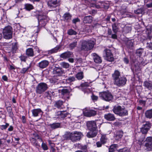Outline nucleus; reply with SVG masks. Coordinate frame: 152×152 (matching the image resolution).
<instances>
[{
  "mask_svg": "<svg viewBox=\"0 0 152 152\" xmlns=\"http://www.w3.org/2000/svg\"><path fill=\"white\" fill-rule=\"evenodd\" d=\"M95 43L96 41L94 39L83 40L81 42V50L85 51L91 50L93 48Z\"/></svg>",
  "mask_w": 152,
  "mask_h": 152,
  "instance_id": "nucleus-1",
  "label": "nucleus"
},
{
  "mask_svg": "<svg viewBox=\"0 0 152 152\" xmlns=\"http://www.w3.org/2000/svg\"><path fill=\"white\" fill-rule=\"evenodd\" d=\"M68 135L69 139L73 142L79 140L83 136L82 133L77 131L69 133Z\"/></svg>",
  "mask_w": 152,
  "mask_h": 152,
  "instance_id": "nucleus-2",
  "label": "nucleus"
},
{
  "mask_svg": "<svg viewBox=\"0 0 152 152\" xmlns=\"http://www.w3.org/2000/svg\"><path fill=\"white\" fill-rule=\"evenodd\" d=\"M2 33L5 39H11L12 37V28L10 26H5L3 29Z\"/></svg>",
  "mask_w": 152,
  "mask_h": 152,
  "instance_id": "nucleus-3",
  "label": "nucleus"
},
{
  "mask_svg": "<svg viewBox=\"0 0 152 152\" xmlns=\"http://www.w3.org/2000/svg\"><path fill=\"white\" fill-rule=\"evenodd\" d=\"M48 88V86L46 83L42 82L39 83L36 87V93L38 94H42L46 91Z\"/></svg>",
  "mask_w": 152,
  "mask_h": 152,
  "instance_id": "nucleus-4",
  "label": "nucleus"
},
{
  "mask_svg": "<svg viewBox=\"0 0 152 152\" xmlns=\"http://www.w3.org/2000/svg\"><path fill=\"white\" fill-rule=\"evenodd\" d=\"M100 97L103 99L107 101H110L113 99V96L111 94L108 92H104L100 93Z\"/></svg>",
  "mask_w": 152,
  "mask_h": 152,
  "instance_id": "nucleus-5",
  "label": "nucleus"
},
{
  "mask_svg": "<svg viewBox=\"0 0 152 152\" xmlns=\"http://www.w3.org/2000/svg\"><path fill=\"white\" fill-rule=\"evenodd\" d=\"M103 53L104 55L105 56V58L107 61H114V58L110 50L105 49L104 50Z\"/></svg>",
  "mask_w": 152,
  "mask_h": 152,
  "instance_id": "nucleus-6",
  "label": "nucleus"
},
{
  "mask_svg": "<svg viewBox=\"0 0 152 152\" xmlns=\"http://www.w3.org/2000/svg\"><path fill=\"white\" fill-rule=\"evenodd\" d=\"M126 81L127 80L126 77H120L114 81V84L119 87L123 86L126 84Z\"/></svg>",
  "mask_w": 152,
  "mask_h": 152,
  "instance_id": "nucleus-7",
  "label": "nucleus"
},
{
  "mask_svg": "<svg viewBox=\"0 0 152 152\" xmlns=\"http://www.w3.org/2000/svg\"><path fill=\"white\" fill-rule=\"evenodd\" d=\"M39 23L44 26L49 20V18L46 15H39L38 17Z\"/></svg>",
  "mask_w": 152,
  "mask_h": 152,
  "instance_id": "nucleus-8",
  "label": "nucleus"
},
{
  "mask_svg": "<svg viewBox=\"0 0 152 152\" xmlns=\"http://www.w3.org/2000/svg\"><path fill=\"white\" fill-rule=\"evenodd\" d=\"M61 0H50L48 3V6L51 9L55 8L59 5Z\"/></svg>",
  "mask_w": 152,
  "mask_h": 152,
  "instance_id": "nucleus-9",
  "label": "nucleus"
},
{
  "mask_svg": "<svg viewBox=\"0 0 152 152\" xmlns=\"http://www.w3.org/2000/svg\"><path fill=\"white\" fill-rule=\"evenodd\" d=\"M53 69V74L58 75H61L64 73V71L60 67L55 65Z\"/></svg>",
  "mask_w": 152,
  "mask_h": 152,
  "instance_id": "nucleus-10",
  "label": "nucleus"
},
{
  "mask_svg": "<svg viewBox=\"0 0 152 152\" xmlns=\"http://www.w3.org/2000/svg\"><path fill=\"white\" fill-rule=\"evenodd\" d=\"M86 126L89 130H97L96 124L95 121H87L86 123Z\"/></svg>",
  "mask_w": 152,
  "mask_h": 152,
  "instance_id": "nucleus-11",
  "label": "nucleus"
},
{
  "mask_svg": "<svg viewBox=\"0 0 152 152\" xmlns=\"http://www.w3.org/2000/svg\"><path fill=\"white\" fill-rule=\"evenodd\" d=\"M49 62L47 60H43L39 62L38 66L41 69H43L46 68L48 65Z\"/></svg>",
  "mask_w": 152,
  "mask_h": 152,
  "instance_id": "nucleus-12",
  "label": "nucleus"
},
{
  "mask_svg": "<svg viewBox=\"0 0 152 152\" xmlns=\"http://www.w3.org/2000/svg\"><path fill=\"white\" fill-rule=\"evenodd\" d=\"M90 131L88 132L86 134V136L88 138H92L96 136L98 131L97 130H89Z\"/></svg>",
  "mask_w": 152,
  "mask_h": 152,
  "instance_id": "nucleus-13",
  "label": "nucleus"
},
{
  "mask_svg": "<svg viewBox=\"0 0 152 152\" xmlns=\"http://www.w3.org/2000/svg\"><path fill=\"white\" fill-rule=\"evenodd\" d=\"M112 27L114 34L112 35L111 37L113 39H117L116 33L118 31V28L116 25V24L114 23L113 24Z\"/></svg>",
  "mask_w": 152,
  "mask_h": 152,
  "instance_id": "nucleus-14",
  "label": "nucleus"
},
{
  "mask_svg": "<svg viewBox=\"0 0 152 152\" xmlns=\"http://www.w3.org/2000/svg\"><path fill=\"white\" fill-rule=\"evenodd\" d=\"M60 56L61 58L66 59L72 58L73 56L72 52L68 51L61 54Z\"/></svg>",
  "mask_w": 152,
  "mask_h": 152,
  "instance_id": "nucleus-15",
  "label": "nucleus"
},
{
  "mask_svg": "<svg viewBox=\"0 0 152 152\" xmlns=\"http://www.w3.org/2000/svg\"><path fill=\"white\" fill-rule=\"evenodd\" d=\"M104 118L108 121H114L115 119L114 115L111 113H108L104 115Z\"/></svg>",
  "mask_w": 152,
  "mask_h": 152,
  "instance_id": "nucleus-16",
  "label": "nucleus"
},
{
  "mask_svg": "<svg viewBox=\"0 0 152 152\" xmlns=\"http://www.w3.org/2000/svg\"><path fill=\"white\" fill-rule=\"evenodd\" d=\"M92 55L93 56V59L95 62L97 63H100L102 62V60L100 57L95 53L92 54Z\"/></svg>",
  "mask_w": 152,
  "mask_h": 152,
  "instance_id": "nucleus-17",
  "label": "nucleus"
},
{
  "mask_svg": "<svg viewBox=\"0 0 152 152\" xmlns=\"http://www.w3.org/2000/svg\"><path fill=\"white\" fill-rule=\"evenodd\" d=\"M32 115L34 117H37L39 114L42 113V110L40 109H36L33 110L31 111Z\"/></svg>",
  "mask_w": 152,
  "mask_h": 152,
  "instance_id": "nucleus-18",
  "label": "nucleus"
},
{
  "mask_svg": "<svg viewBox=\"0 0 152 152\" xmlns=\"http://www.w3.org/2000/svg\"><path fill=\"white\" fill-rule=\"evenodd\" d=\"M58 113V115H59V117L62 118H64L69 115V113L64 111H59Z\"/></svg>",
  "mask_w": 152,
  "mask_h": 152,
  "instance_id": "nucleus-19",
  "label": "nucleus"
},
{
  "mask_svg": "<svg viewBox=\"0 0 152 152\" xmlns=\"http://www.w3.org/2000/svg\"><path fill=\"white\" fill-rule=\"evenodd\" d=\"M63 17L64 21L68 22L71 20V15L69 13H66L64 15Z\"/></svg>",
  "mask_w": 152,
  "mask_h": 152,
  "instance_id": "nucleus-20",
  "label": "nucleus"
},
{
  "mask_svg": "<svg viewBox=\"0 0 152 152\" xmlns=\"http://www.w3.org/2000/svg\"><path fill=\"white\" fill-rule=\"evenodd\" d=\"M26 54L29 57H33L34 56V53L32 48H28L26 50Z\"/></svg>",
  "mask_w": 152,
  "mask_h": 152,
  "instance_id": "nucleus-21",
  "label": "nucleus"
},
{
  "mask_svg": "<svg viewBox=\"0 0 152 152\" xmlns=\"http://www.w3.org/2000/svg\"><path fill=\"white\" fill-rule=\"evenodd\" d=\"M120 72L117 70H115L114 73L112 75V77L114 81L120 77Z\"/></svg>",
  "mask_w": 152,
  "mask_h": 152,
  "instance_id": "nucleus-22",
  "label": "nucleus"
},
{
  "mask_svg": "<svg viewBox=\"0 0 152 152\" xmlns=\"http://www.w3.org/2000/svg\"><path fill=\"white\" fill-rule=\"evenodd\" d=\"M92 17L91 16H88L85 17L83 20V22L85 23H91L92 20Z\"/></svg>",
  "mask_w": 152,
  "mask_h": 152,
  "instance_id": "nucleus-23",
  "label": "nucleus"
},
{
  "mask_svg": "<svg viewBox=\"0 0 152 152\" xmlns=\"http://www.w3.org/2000/svg\"><path fill=\"white\" fill-rule=\"evenodd\" d=\"M72 91V89L69 88H65L61 90V94L63 95H66L69 94Z\"/></svg>",
  "mask_w": 152,
  "mask_h": 152,
  "instance_id": "nucleus-24",
  "label": "nucleus"
},
{
  "mask_svg": "<svg viewBox=\"0 0 152 152\" xmlns=\"http://www.w3.org/2000/svg\"><path fill=\"white\" fill-rule=\"evenodd\" d=\"M63 102L61 100H58L55 102L54 106L58 108H63Z\"/></svg>",
  "mask_w": 152,
  "mask_h": 152,
  "instance_id": "nucleus-25",
  "label": "nucleus"
},
{
  "mask_svg": "<svg viewBox=\"0 0 152 152\" xmlns=\"http://www.w3.org/2000/svg\"><path fill=\"white\" fill-rule=\"evenodd\" d=\"M128 115V111L126 109L122 107L118 115L120 116H125Z\"/></svg>",
  "mask_w": 152,
  "mask_h": 152,
  "instance_id": "nucleus-26",
  "label": "nucleus"
},
{
  "mask_svg": "<svg viewBox=\"0 0 152 152\" xmlns=\"http://www.w3.org/2000/svg\"><path fill=\"white\" fill-rule=\"evenodd\" d=\"M122 107L120 106H115L113 109V112L115 114L118 115Z\"/></svg>",
  "mask_w": 152,
  "mask_h": 152,
  "instance_id": "nucleus-27",
  "label": "nucleus"
},
{
  "mask_svg": "<svg viewBox=\"0 0 152 152\" xmlns=\"http://www.w3.org/2000/svg\"><path fill=\"white\" fill-rule=\"evenodd\" d=\"M86 115L88 117H91L95 115L96 114V111L93 110H90L87 111L86 113Z\"/></svg>",
  "mask_w": 152,
  "mask_h": 152,
  "instance_id": "nucleus-28",
  "label": "nucleus"
},
{
  "mask_svg": "<svg viewBox=\"0 0 152 152\" xmlns=\"http://www.w3.org/2000/svg\"><path fill=\"white\" fill-rule=\"evenodd\" d=\"M144 148L147 151H152V144L145 142Z\"/></svg>",
  "mask_w": 152,
  "mask_h": 152,
  "instance_id": "nucleus-29",
  "label": "nucleus"
},
{
  "mask_svg": "<svg viewBox=\"0 0 152 152\" xmlns=\"http://www.w3.org/2000/svg\"><path fill=\"white\" fill-rule=\"evenodd\" d=\"M145 117L148 118H152V109L147 110L145 113Z\"/></svg>",
  "mask_w": 152,
  "mask_h": 152,
  "instance_id": "nucleus-30",
  "label": "nucleus"
},
{
  "mask_svg": "<svg viewBox=\"0 0 152 152\" xmlns=\"http://www.w3.org/2000/svg\"><path fill=\"white\" fill-rule=\"evenodd\" d=\"M132 28L131 26H125L123 28V31L124 33L126 34L130 32Z\"/></svg>",
  "mask_w": 152,
  "mask_h": 152,
  "instance_id": "nucleus-31",
  "label": "nucleus"
},
{
  "mask_svg": "<svg viewBox=\"0 0 152 152\" xmlns=\"http://www.w3.org/2000/svg\"><path fill=\"white\" fill-rule=\"evenodd\" d=\"M123 134V132L122 131L117 132L115 136V139L117 140L120 139L122 137Z\"/></svg>",
  "mask_w": 152,
  "mask_h": 152,
  "instance_id": "nucleus-32",
  "label": "nucleus"
},
{
  "mask_svg": "<svg viewBox=\"0 0 152 152\" xmlns=\"http://www.w3.org/2000/svg\"><path fill=\"white\" fill-rule=\"evenodd\" d=\"M145 136L143 135H141L140 137V138L138 140L137 143L139 145H141L143 144V143L145 142Z\"/></svg>",
  "mask_w": 152,
  "mask_h": 152,
  "instance_id": "nucleus-33",
  "label": "nucleus"
},
{
  "mask_svg": "<svg viewBox=\"0 0 152 152\" xmlns=\"http://www.w3.org/2000/svg\"><path fill=\"white\" fill-rule=\"evenodd\" d=\"M50 127L53 129H55L60 127V124L59 123H54L50 124Z\"/></svg>",
  "mask_w": 152,
  "mask_h": 152,
  "instance_id": "nucleus-34",
  "label": "nucleus"
},
{
  "mask_svg": "<svg viewBox=\"0 0 152 152\" xmlns=\"http://www.w3.org/2000/svg\"><path fill=\"white\" fill-rule=\"evenodd\" d=\"M107 138L105 135L102 134L100 138V141L102 144L105 143L107 141Z\"/></svg>",
  "mask_w": 152,
  "mask_h": 152,
  "instance_id": "nucleus-35",
  "label": "nucleus"
},
{
  "mask_svg": "<svg viewBox=\"0 0 152 152\" xmlns=\"http://www.w3.org/2000/svg\"><path fill=\"white\" fill-rule=\"evenodd\" d=\"M100 3L101 4V5H96V7L97 8H104L105 9H108L109 8V7L107 5H105V3L103 2L101 3L100 2Z\"/></svg>",
  "mask_w": 152,
  "mask_h": 152,
  "instance_id": "nucleus-36",
  "label": "nucleus"
},
{
  "mask_svg": "<svg viewBox=\"0 0 152 152\" xmlns=\"http://www.w3.org/2000/svg\"><path fill=\"white\" fill-rule=\"evenodd\" d=\"M83 77V72H78L76 75V77L78 80L82 79Z\"/></svg>",
  "mask_w": 152,
  "mask_h": 152,
  "instance_id": "nucleus-37",
  "label": "nucleus"
},
{
  "mask_svg": "<svg viewBox=\"0 0 152 152\" xmlns=\"http://www.w3.org/2000/svg\"><path fill=\"white\" fill-rule=\"evenodd\" d=\"M30 140L33 145L36 146H40L39 144L37 143V140L34 137H31Z\"/></svg>",
  "mask_w": 152,
  "mask_h": 152,
  "instance_id": "nucleus-38",
  "label": "nucleus"
},
{
  "mask_svg": "<svg viewBox=\"0 0 152 152\" xmlns=\"http://www.w3.org/2000/svg\"><path fill=\"white\" fill-rule=\"evenodd\" d=\"M144 86L145 87L149 90H150L152 88V84L151 83L148 82H145L144 83Z\"/></svg>",
  "mask_w": 152,
  "mask_h": 152,
  "instance_id": "nucleus-39",
  "label": "nucleus"
},
{
  "mask_svg": "<svg viewBox=\"0 0 152 152\" xmlns=\"http://www.w3.org/2000/svg\"><path fill=\"white\" fill-rule=\"evenodd\" d=\"M77 45V41H75L70 43L69 45V48L70 49H72L76 47Z\"/></svg>",
  "mask_w": 152,
  "mask_h": 152,
  "instance_id": "nucleus-40",
  "label": "nucleus"
},
{
  "mask_svg": "<svg viewBox=\"0 0 152 152\" xmlns=\"http://www.w3.org/2000/svg\"><path fill=\"white\" fill-rule=\"evenodd\" d=\"M117 145L116 144H113L111 145L109 148V152H113L116 149Z\"/></svg>",
  "mask_w": 152,
  "mask_h": 152,
  "instance_id": "nucleus-41",
  "label": "nucleus"
},
{
  "mask_svg": "<svg viewBox=\"0 0 152 152\" xmlns=\"http://www.w3.org/2000/svg\"><path fill=\"white\" fill-rule=\"evenodd\" d=\"M60 65L62 67L65 69L69 68L70 66L69 63L64 62L61 63Z\"/></svg>",
  "mask_w": 152,
  "mask_h": 152,
  "instance_id": "nucleus-42",
  "label": "nucleus"
},
{
  "mask_svg": "<svg viewBox=\"0 0 152 152\" xmlns=\"http://www.w3.org/2000/svg\"><path fill=\"white\" fill-rule=\"evenodd\" d=\"M142 126L149 130L151 127V125L149 122H146Z\"/></svg>",
  "mask_w": 152,
  "mask_h": 152,
  "instance_id": "nucleus-43",
  "label": "nucleus"
},
{
  "mask_svg": "<svg viewBox=\"0 0 152 152\" xmlns=\"http://www.w3.org/2000/svg\"><path fill=\"white\" fill-rule=\"evenodd\" d=\"M67 34L69 35H76L77 33L72 29H70L68 31Z\"/></svg>",
  "mask_w": 152,
  "mask_h": 152,
  "instance_id": "nucleus-44",
  "label": "nucleus"
},
{
  "mask_svg": "<svg viewBox=\"0 0 152 152\" xmlns=\"http://www.w3.org/2000/svg\"><path fill=\"white\" fill-rule=\"evenodd\" d=\"M60 48V47L59 46H57V47L50 50L49 51V52L50 53H56L58 51Z\"/></svg>",
  "mask_w": 152,
  "mask_h": 152,
  "instance_id": "nucleus-45",
  "label": "nucleus"
},
{
  "mask_svg": "<svg viewBox=\"0 0 152 152\" xmlns=\"http://www.w3.org/2000/svg\"><path fill=\"white\" fill-rule=\"evenodd\" d=\"M25 8L26 10L29 11L33 8V5L31 4H27L25 5Z\"/></svg>",
  "mask_w": 152,
  "mask_h": 152,
  "instance_id": "nucleus-46",
  "label": "nucleus"
},
{
  "mask_svg": "<svg viewBox=\"0 0 152 152\" xmlns=\"http://www.w3.org/2000/svg\"><path fill=\"white\" fill-rule=\"evenodd\" d=\"M145 142L152 144V137H147L145 140Z\"/></svg>",
  "mask_w": 152,
  "mask_h": 152,
  "instance_id": "nucleus-47",
  "label": "nucleus"
},
{
  "mask_svg": "<svg viewBox=\"0 0 152 152\" xmlns=\"http://www.w3.org/2000/svg\"><path fill=\"white\" fill-rule=\"evenodd\" d=\"M143 52V49L142 48H140L137 50L136 53L138 56H140L142 55Z\"/></svg>",
  "mask_w": 152,
  "mask_h": 152,
  "instance_id": "nucleus-48",
  "label": "nucleus"
},
{
  "mask_svg": "<svg viewBox=\"0 0 152 152\" xmlns=\"http://www.w3.org/2000/svg\"><path fill=\"white\" fill-rule=\"evenodd\" d=\"M75 79L74 77H70L66 79V80L70 83L72 82L75 80Z\"/></svg>",
  "mask_w": 152,
  "mask_h": 152,
  "instance_id": "nucleus-49",
  "label": "nucleus"
},
{
  "mask_svg": "<svg viewBox=\"0 0 152 152\" xmlns=\"http://www.w3.org/2000/svg\"><path fill=\"white\" fill-rule=\"evenodd\" d=\"M141 132L143 134H146L148 131V130L146 129L145 128L142 127L141 128Z\"/></svg>",
  "mask_w": 152,
  "mask_h": 152,
  "instance_id": "nucleus-50",
  "label": "nucleus"
},
{
  "mask_svg": "<svg viewBox=\"0 0 152 152\" xmlns=\"http://www.w3.org/2000/svg\"><path fill=\"white\" fill-rule=\"evenodd\" d=\"M29 69V67H28L23 68L21 69L20 73L22 74H24L28 71Z\"/></svg>",
  "mask_w": 152,
  "mask_h": 152,
  "instance_id": "nucleus-51",
  "label": "nucleus"
},
{
  "mask_svg": "<svg viewBox=\"0 0 152 152\" xmlns=\"http://www.w3.org/2000/svg\"><path fill=\"white\" fill-rule=\"evenodd\" d=\"M41 146L43 149L44 151L47 150L48 149L46 144L45 143H44L43 142H42Z\"/></svg>",
  "mask_w": 152,
  "mask_h": 152,
  "instance_id": "nucleus-52",
  "label": "nucleus"
},
{
  "mask_svg": "<svg viewBox=\"0 0 152 152\" xmlns=\"http://www.w3.org/2000/svg\"><path fill=\"white\" fill-rule=\"evenodd\" d=\"M89 86V83L87 82H85L84 83H82L81 84V87H82L83 88H85L86 87Z\"/></svg>",
  "mask_w": 152,
  "mask_h": 152,
  "instance_id": "nucleus-53",
  "label": "nucleus"
},
{
  "mask_svg": "<svg viewBox=\"0 0 152 152\" xmlns=\"http://www.w3.org/2000/svg\"><path fill=\"white\" fill-rule=\"evenodd\" d=\"M19 58L21 61L25 62L26 61L27 57L25 56L21 55L19 57Z\"/></svg>",
  "mask_w": 152,
  "mask_h": 152,
  "instance_id": "nucleus-54",
  "label": "nucleus"
},
{
  "mask_svg": "<svg viewBox=\"0 0 152 152\" xmlns=\"http://www.w3.org/2000/svg\"><path fill=\"white\" fill-rule=\"evenodd\" d=\"M9 126V124L7 123H6L5 125H2L0 126V128L2 129H5L7 127Z\"/></svg>",
  "mask_w": 152,
  "mask_h": 152,
  "instance_id": "nucleus-55",
  "label": "nucleus"
},
{
  "mask_svg": "<svg viewBox=\"0 0 152 152\" xmlns=\"http://www.w3.org/2000/svg\"><path fill=\"white\" fill-rule=\"evenodd\" d=\"M31 135L32 136L31 137H34V138H37L39 136V135L35 132H34L33 133H31Z\"/></svg>",
  "mask_w": 152,
  "mask_h": 152,
  "instance_id": "nucleus-56",
  "label": "nucleus"
},
{
  "mask_svg": "<svg viewBox=\"0 0 152 152\" xmlns=\"http://www.w3.org/2000/svg\"><path fill=\"white\" fill-rule=\"evenodd\" d=\"M118 152H130L129 150L127 148L121 149L118 151Z\"/></svg>",
  "mask_w": 152,
  "mask_h": 152,
  "instance_id": "nucleus-57",
  "label": "nucleus"
},
{
  "mask_svg": "<svg viewBox=\"0 0 152 152\" xmlns=\"http://www.w3.org/2000/svg\"><path fill=\"white\" fill-rule=\"evenodd\" d=\"M142 12V9H139L134 11L135 13L138 15L141 14Z\"/></svg>",
  "mask_w": 152,
  "mask_h": 152,
  "instance_id": "nucleus-58",
  "label": "nucleus"
},
{
  "mask_svg": "<svg viewBox=\"0 0 152 152\" xmlns=\"http://www.w3.org/2000/svg\"><path fill=\"white\" fill-rule=\"evenodd\" d=\"M146 47L149 49L152 50V43L151 42H147Z\"/></svg>",
  "mask_w": 152,
  "mask_h": 152,
  "instance_id": "nucleus-59",
  "label": "nucleus"
},
{
  "mask_svg": "<svg viewBox=\"0 0 152 152\" xmlns=\"http://www.w3.org/2000/svg\"><path fill=\"white\" fill-rule=\"evenodd\" d=\"M81 149L84 152H86L87 151V146L86 145H82Z\"/></svg>",
  "mask_w": 152,
  "mask_h": 152,
  "instance_id": "nucleus-60",
  "label": "nucleus"
},
{
  "mask_svg": "<svg viewBox=\"0 0 152 152\" xmlns=\"http://www.w3.org/2000/svg\"><path fill=\"white\" fill-rule=\"evenodd\" d=\"M82 145L80 143H76L75 144V148L77 149H81Z\"/></svg>",
  "mask_w": 152,
  "mask_h": 152,
  "instance_id": "nucleus-61",
  "label": "nucleus"
},
{
  "mask_svg": "<svg viewBox=\"0 0 152 152\" xmlns=\"http://www.w3.org/2000/svg\"><path fill=\"white\" fill-rule=\"evenodd\" d=\"M127 44L129 48L132 47L133 46V43L130 40L127 42Z\"/></svg>",
  "mask_w": 152,
  "mask_h": 152,
  "instance_id": "nucleus-62",
  "label": "nucleus"
},
{
  "mask_svg": "<svg viewBox=\"0 0 152 152\" xmlns=\"http://www.w3.org/2000/svg\"><path fill=\"white\" fill-rule=\"evenodd\" d=\"M80 21V19L78 18L74 19L72 20L73 23L74 24H75L77 22H79Z\"/></svg>",
  "mask_w": 152,
  "mask_h": 152,
  "instance_id": "nucleus-63",
  "label": "nucleus"
},
{
  "mask_svg": "<svg viewBox=\"0 0 152 152\" xmlns=\"http://www.w3.org/2000/svg\"><path fill=\"white\" fill-rule=\"evenodd\" d=\"M50 94L49 92H46L44 94V96H45L47 97L49 99L50 98Z\"/></svg>",
  "mask_w": 152,
  "mask_h": 152,
  "instance_id": "nucleus-64",
  "label": "nucleus"
}]
</instances>
